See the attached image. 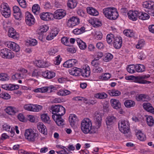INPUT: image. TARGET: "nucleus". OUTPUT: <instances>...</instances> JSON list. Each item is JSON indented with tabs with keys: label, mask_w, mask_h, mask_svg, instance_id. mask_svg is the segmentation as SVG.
Here are the masks:
<instances>
[{
	"label": "nucleus",
	"mask_w": 154,
	"mask_h": 154,
	"mask_svg": "<svg viewBox=\"0 0 154 154\" xmlns=\"http://www.w3.org/2000/svg\"><path fill=\"white\" fill-rule=\"evenodd\" d=\"M135 67V70L138 72H142L145 71V66L143 65L137 64Z\"/></svg>",
	"instance_id": "obj_43"
},
{
	"label": "nucleus",
	"mask_w": 154,
	"mask_h": 154,
	"mask_svg": "<svg viewBox=\"0 0 154 154\" xmlns=\"http://www.w3.org/2000/svg\"><path fill=\"white\" fill-rule=\"evenodd\" d=\"M41 119L43 122L48 124H50L51 121L47 114H42L41 115Z\"/></svg>",
	"instance_id": "obj_33"
},
{
	"label": "nucleus",
	"mask_w": 154,
	"mask_h": 154,
	"mask_svg": "<svg viewBox=\"0 0 154 154\" xmlns=\"http://www.w3.org/2000/svg\"><path fill=\"white\" fill-rule=\"evenodd\" d=\"M76 41L80 49L84 50L87 47L86 43L79 38H77Z\"/></svg>",
	"instance_id": "obj_35"
},
{
	"label": "nucleus",
	"mask_w": 154,
	"mask_h": 154,
	"mask_svg": "<svg viewBox=\"0 0 154 154\" xmlns=\"http://www.w3.org/2000/svg\"><path fill=\"white\" fill-rule=\"evenodd\" d=\"M66 15V11L62 9L57 10L54 12V18L57 19H60Z\"/></svg>",
	"instance_id": "obj_11"
},
{
	"label": "nucleus",
	"mask_w": 154,
	"mask_h": 154,
	"mask_svg": "<svg viewBox=\"0 0 154 154\" xmlns=\"http://www.w3.org/2000/svg\"><path fill=\"white\" fill-rule=\"evenodd\" d=\"M147 96L144 94H140L136 96V99L138 101H144L146 98Z\"/></svg>",
	"instance_id": "obj_46"
},
{
	"label": "nucleus",
	"mask_w": 154,
	"mask_h": 154,
	"mask_svg": "<svg viewBox=\"0 0 154 154\" xmlns=\"http://www.w3.org/2000/svg\"><path fill=\"white\" fill-rule=\"evenodd\" d=\"M118 127L120 131L125 134H128L129 136H130V124L128 121L126 120H121L118 123Z\"/></svg>",
	"instance_id": "obj_4"
},
{
	"label": "nucleus",
	"mask_w": 154,
	"mask_h": 154,
	"mask_svg": "<svg viewBox=\"0 0 154 154\" xmlns=\"http://www.w3.org/2000/svg\"><path fill=\"white\" fill-rule=\"evenodd\" d=\"M20 5L23 8H26L27 7V4L25 0H17Z\"/></svg>",
	"instance_id": "obj_50"
},
{
	"label": "nucleus",
	"mask_w": 154,
	"mask_h": 154,
	"mask_svg": "<svg viewBox=\"0 0 154 154\" xmlns=\"http://www.w3.org/2000/svg\"><path fill=\"white\" fill-rule=\"evenodd\" d=\"M87 11L88 13L93 16H97L99 14L98 12L96 9L92 7H87Z\"/></svg>",
	"instance_id": "obj_32"
},
{
	"label": "nucleus",
	"mask_w": 154,
	"mask_h": 154,
	"mask_svg": "<svg viewBox=\"0 0 154 154\" xmlns=\"http://www.w3.org/2000/svg\"><path fill=\"white\" fill-rule=\"evenodd\" d=\"M2 88L8 91H13L19 88V87L17 85H15L11 84H5L2 85Z\"/></svg>",
	"instance_id": "obj_17"
},
{
	"label": "nucleus",
	"mask_w": 154,
	"mask_h": 154,
	"mask_svg": "<svg viewBox=\"0 0 154 154\" xmlns=\"http://www.w3.org/2000/svg\"><path fill=\"white\" fill-rule=\"evenodd\" d=\"M144 8L149 9H154V2L150 1L144 2L143 4Z\"/></svg>",
	"instance_id": "obj_26"
},
{
	"label": "nucleus",
	"mask_w": 154,
	"mask_h": 154,
	"mask_svg": "<svg viewBox=\"0 0 154 154\" xmlns=\"http://www.w3.org/2000/svg\"><path fill=\"white\" fill-rule=\"evenodd\" d=\"M8 36L14 39H17L19 38V36L13 28H10L8 32Z\"/></svg>",
	"instance_id": "obj_22"
},
{
	"label": "nucleus",
	"mask_w": 154,
	"mask_h": 154,
	"mask_svg": "<svg viewBox=\"0 0 154 154\" xmlns=\"http://www.w3.org/2000/svg\"><path fill=\"white\" fill-rule=\"evenodd\" d=\"M39 16L42 20L49 21L52 18L53 15L49 12H43L40 14Z\"/></svg>",
	"instance_id": "obj_14"
},
{
	"label": "nucleus",
	"mask_w": 154,
	"mask_h": 154,
	"mask_svg": "<svg viewBox=\"0 0 154 154\" xmlns=\"http://www.w3.org/2000/svg\"><path fill=\"white\" fill-rule=\"evenodd\" d=\"M113 57V56L111 54L108 53L105 54L103 60L105 62H109L111 60Z\"/></svg>",
	"instance_id": "obj_47"
},
{
	"label": "nucleus",
	"mask_w": 154,
	"mask_h": 154,
	"mask_svg": "<svg viewBox=\"0 0 154 154\" xmlns=\"http://www.w3.org/2000/svg\"><path fill=\"white\" fill-rule=\"evenodd\" d=\"M124 33L127 37H131L134 36L133 33L131 32L130 30H124Z\"/></svg>",
	"instance_id": "obj_62"
},
{
	"label": "nucleus",
	"mask_w": 154,
	"mask_h": 154,
	"mask_svg": "<svg viewBox=\"0 0 154 154\" xmlns=\"http://www.w3.org/2000/svg\"><path fill=\"white\" fill-rule=\"evenodd\" d=\"M77 63V60L75 59L69 60L65 62L63 64V66L67 68L71 67L72 66L75 67L76 66V64Z\"/></svg>",
	"instance_id": "obj_18"
},
{
	"label": "nucleus",
	"mask_w": 154,
	"mask_h": 154,
	"mask_svg": "<svg viewBox=\"0 0 154 154\" xmlns=\"http://www.w3.org/2000/svg\"><path fill=\"white\" fill-rule=\"evenodd\" d=\"M61 58H60V56L58 55L55 58V59L54 61V63L56 65H59L61 61Z\"/></svg>",
	"instance_id": "obj_57"
},
{
	"label": "nucleus",
	"mask_w": 154,
	"mask_h": 154,
	"mask_svg": "<svg viewBox=\"0 0 154 154\" xmlns=\"http://www.w3.org/2000/svg\"><path fill=\"white\" fill-rule=\"evenodd\" d=\"M42 75L44 78L51 79L55 77V73L54 72L51 71H46L42 72Z\"/></svg>",
	"instance_id": "obj_19"
},
{
	"label": "nucleus",
	"mask_w": 154,
	"mask_h": 154,
	"mask_svg": "<svg viewBox=\"0 0 154 154\" xmlns=\"http://www.w3.org/2000/svg\"><path fill=\"white\" fill-rule=\"evenodd\" d=\"M137 137L138 139L141 141H144L146 139L145 134L142 133L141 131H139L137 134Z\"/></svg>",
	"instance_id": "obj_42"
},
{
	"label": "nucleus",
	"mask_w": 154,
	"mask_h": 154,
	"mask_svg": "<svg viewBox=\"0 0 154 154\" xmlns=\"http://www.w3.org/2000/svg\"><path fill=\"white\" fill-rule=\"evenodd\" d=\"M40 8L39 5L37 4L34 5L32 8V11L36 15L39 14Z\"/></svg>",
	"instance_id": "obj_41"
},
{
	"label": "nucleus",
	"mask_w": 154,
	"mask_h": 154,
	"mask_svg": "<svg viewBox=\"0 0 154 154\" xmlns=\"http://www.w3.org/2000/svg\"><path fill=\"white\" fill-rule=\"evenodd\" d=\"M150 77V75H143L141 76L136 77V81L138 83V82L142 80H144L143 79H146Z\"/></svg>",
	"instance_id": "obj_56"
},
{
	"label": "nucleus",
	"mask_w": 154,
	"mask_h": 154,
	"mask_svg": "<svg viewBox=\"0 0 154 154\" xmlns=\"http://www.w3.org/2000/svg\"><path fill=\"white\" fill-rule=\"evenodd\" d=\"M69 121L71 126L73 127L77 124L78 121V119L76 115L72 114L70 115L69 117Z\"/></svg>",
	"instance_id": "obj_16"
},
{
	"label": "nucleus",
	"mask_w": 154,
	"mask_h": 154,
	"mask_svg": "<svg viewBox=\"0 0 154 154\" xmlns=\"http://www.w3.org/2000/svg\"><path fill=\"white\" fill-rule=\"evenodd\" d=\"M116 118L111 116L107 117L106 119V124L107 125H111L114 123L116 121Z\"/></svg>",
	"instance_id": "obj_30"
},
{
	"label": "nucleus",
	"mask_w": 154,
	"mask_h": 154,
	"mask_svg": "<svg viewBox=\"0 0 154 154\" xmlns=\"http://www.w3.org/2000/svg\"><path fill=\"white\" fill-rule=\"evenodd\" d=\"M107 93L109 95L111 96H118L121 94L120 91L115 89L108 90Z\"/></svg>",
	"instance_id": "obj_29"
},
{
	"label": "nucleus",
	"mask_w": 154,
	"mask_h": 154,
	"mask_svg": "<svg viewBox=\"0 0 154 154\" xmlns=\"http://www.w3.org/2000/svg\"><path fill=\"white\" fill-rule=\"evenodd\" d=\"M82 69L75 67V68L72 69L69 73L71 75L77 76L79 75L80 73H82Z\"/></svg>",
	"instance_id": "obj_31"
},
{
	"label": "nucleus",
	"mask_w": 154,
	"mask_h": 154,
	"mask_svg": "<svg viewBox=\"0 0 154 154\" xmlns=\"http://www.w3.org/2000/svg\"><path fill=\"white\" fill-rule=\"evenodd\" d=\"M113 44L114 48L117 49H119L121 48L122 44V40L120 37H116L114 38Z\"/></svg>",
	"instance_id": "obj_12"
},
{
	"label": "nucleus",
	"mask_w": 154,
	"mask_h": 154,
	"mask_svg": "<svg viewBox=\"0 0 154 154\" xmlns=\"http://www.w3.org/2000/svg\"><path fill=\"white\" fill-rule=\"evenodd\" d=\"M143 108L147 112L154 114V108L151 104L149 103H144L143 105Z\"/></svg>",
	"instance_id": "obj_20"
},
{
	"label": "nucleus",
	"mask_w": 154,
	"mask_h": 154,
	"mask_svg": "<svg viewBox=\"0 0 154 154\" xmlns=\"http://www.w3.org/2000/svg\"><path fill=\"white\" fill-rule=\"evenodd\" d=\"M0 97L4 99L8 100L10 98V96L7 93H2L0 94Z\"/></svg>",
	"instance_id": "obj_53"
},
{
	"label": "nucleus",
	"mask_w": 154,
	"mask_h": 154,
	"mask_svg": "<svg viewBox=\"0 0 154 154\" xmlns=\"http://www.w3.org/2000/svg\"><path fill=\"white\" fill-rule=\"evenodd\" d=\"M6 112L9 115H13L18 112V109L12 106H8L5 109Z\"/></svg>",
	"instance_id": "obj_24"
},
{
	"label": "nucleus",
	"mask_w": 154,
	"mask_h": 154,
	"mask_svg": "<svg viewBox=\"0 0 154 154\" xmlns=\"http://www.w3.org/2000/svg\"><path fill=\"white\" fill-rule=\"evenodd\" d=\"M111 77V75L109 73H106L102 75V79L104 80H107L109 79Z\"/></svg>",
	"instance_id": "obj_60"
},
{
	"label": "nucleus",
	"mask_w": 154,
	"mask_h": 154,
	"mask_svg": "<svg viewBox=\"0 0 154 154\" xmlns=\"http://www.w3.org/2000/svg\"><path fill=\"white\" fill-rule=\"evenodd\" d=\"M94 118L96 125H97V128H99L101 125L102 120L101 116L98 112H96Z\"/></svg>",
	"instance_id": "obj_25"
},
{
	"label": "nucleus",
	"mask_w": 154,
	"mask_h": 154,
	"mask_svg": "<svg viewBox=\"0 0 154 154\" xmlns=\"http://www.w3.org/2000/svg\"><path fill=\"white\" fill-rule=\"evenodd\" d=\"M9 77L6 74L2 73L1 74V80L6 81L9 80Z\"/></svg>",
	"instance_id": "obj_52"
},
{
	"label": "nucleus",
	"mask_w": 154,
	"mask_h": 154,
	"mask_svg": "<svg viewBox=\"0 0 154 154\" xmlns=\"http://www.w3.org/2000/svg\"><path fill=\"white\" fill-rule=\"evenodd\" d=\"M82 75L84 77H88L90 74V69L89 67L88 66L83 67L82 70Z\"/></svg>",
	"instance_id": "obj_27"
},
{
	"label": "nucleus",
	"mask_w": 154,
	"mask_h": 154,
	"mask_svg": "<svg viewBox=\"0 0 154 154\" xmlns=\"http://www.w3.org/2000/svg\"><path fill=\"white\" fill-rule=\"evenodd\" d=\"M111 106L116 109H120L121 108V104L119 100L116 99H112L110 100Z\"/></svg>",
	"instance_id": "obj_21"
},
{
	"label": "nucleus",
	"mask_w": 154,
	"mask_h": 154,
	"mask_svg": "<svg viewBox=\"0 0 154 154\" xmlns=\"http://www.w3.org/2000/svg\"><path fill=\"white\" fill-rule=\"evenodd\" d=\"M95 38L97 39H101L103 36L102 33L99 31H97L95 35Z\"/></svg>",
	"instance_id": "obj_59"
},
{
	"label": "nucleus",
	"mask_w": 154,
	"mask_h": 154,
	"mask_svg": "<svg viewBox=\"0 0 154 154\" xmlns=\"http://www.w3.org/2000/svg\"><path fill=\"white\" fill-rule=\"evenodd\" d=\"M0 12L2 15L6 18L9 17L11 14V10L7 3H3L0 7Z\"/></svg>",
	"instance_id": "obj_6"
},
{
	"label": "nucleus",
	"mask_w": 154,
	"mask_h": 154,
	"mask_svg": "<svg viewBox=\"0 0 154 154\" xmlns=\"http://www.w3.org/2000/svg\"><path fill=\"white\" fill-rule=\"evenodd\" d=\"M41 88V93H45L48 91L49 92H51L53 90H56V88L53 85H51L48 87H43Z\"/></svg>",
	"instance_id": "obj_28"
},
{
	"label": "nucleus",
	"mask_w": 154,
	"mask_h": 154,
	"mask_svg": "<svg viewBox=\"0 0 154 154\" xmlns=\"http://www.w3.org/2000/svg\"><path fill=\"white\" fill-rule=\"evenodd\" d=\"M92 126L91 122L89 119H85L81 122V129L83 132L85 134L88 133L90 129H91Z\"/></svg>",
	"instance_id": "obj_5"
},
{
	"label": "nucleus",
	"mask_w": 154,
	"mask_h": 154,
	"mask_svg": "<svg viewBox=\"0 0 154 154\" xmlns=\"http://www.w3.org/2000/svg\"><path fill=\"white\" fill-rule=\"evenodd\" d=\"M92 71L94 73H100L103 72V69L101 67L98 66L94 68L93 69Z\"/></svg>",
	"instance_id": "obj_54"
},
{
	"label": "nucleus",
	"mask_w": 154,
	"mask_h": 154,
	"mask_svg": "<svg viewBox=\"0 0 154 154\" xmlns=\"http://www.w3.org/2000/svg\"><path fill=\"white\" fill-rule=\"evenodd\" d=\"M138 17L143 20H147L149 18V16L147 14L142 12H139Z\"/></svg>",
	"instance_id": "obj_36"
},
{
	"label": "nucleus",
	"mask_w": 154,
	"mask_h": 154,
	"mask_svg": "<svg viewBox=\"0 0 154 154\" xmlns=\"http://www.w3.org/2000/svg\"><path fill=\"white\" fill-rule=\"evenodd\" d=\"M103 12L105 16L110 20H115L119 16L117 10L113 7L105 8L103 9Z\"/></svg>",
	"instance_id": "obj_2"
},
{
	"label": "nucleus",
	"mask_w": 154,
	"mask_h": 154,
	"mask_svg": "<svg viewBox=\"0 0 154 154\" xmlns=\"http://www.w3.org/2000/svg\"><path fill=\"white\" fill-rule=\"evenodd\" d=\"M115 37L112 34H109L107 35L106 36V41L108 44H111L113 40H114V38Z\"/></svg>",
	"instance_id": "obj_44"
},
{
	"label": "nucleus",
	"mask_w": 154,
	"mask_h": 154,
	"mask_svg": "<svg viewBox=\"0 0 154 154\" xmlns=\"http://www.w3.org/2000/svg\"><path fill=\"white\" fill-rule=\"evenodd\" d=\"M3 129L7 131H10L11 133L12 134L13 132L12 128H11V127L10 126L7 125L6 124H4L3 125Z\"/></svg>",
	"instance_id": "obj_55"
},
{
	"label": "nucleus",
	"mask_w": 154,
	"mask_h": 154,
	"mask_svg": "<svg viewBox=\"0 0 154 154\" xmlns=\"http://www.w3.org/2000/svg\"><path fill=\"white\" fill-rule=\"evenodd\" d=\"M94 97L99 99H104L107 97V95L105 92L97 93L94 95Z\"/></svg>",
	"instance_id": "obj_37"
},
{
	"label": "nucleus",
	"mask_w": 154,
	"mask_h": 154,
	"mask_svg": "<svg viewBox=\"0 0 154 154\" xmlns=\"http://www.w3.org/2000/svg\"><path fill=\"white\" fill-rule=\"evenodd\" d=\"M135 69V66L134 65H130L127 68V70L128 72L131 73H134Z\"/></svg>",
	"instance_id": "obj_48"
},
{
	"label": "nucleus",
	"mask_w": 154,
	"mask_h": 154,
	"mask_svg": "<svg viewBox=\"0 0 154 154\" xmlns=\"http://www.w3.org/2000/svg\"><path fill=\"white\" fill-rule=\"evenodd\" d=\"M144 44L143 40L139 41L136 45V47L137 49H141L143 46Z\"/></svg>",
	"instance_id": "obj_64"
},
{
	"label": "nucleus",
	"mask_w": 154,
	"mask_h": 154,
	"mask_svg": "<svg viewBox=\"0 0 154 154\" xmlns=\"http://www.w3.org/2000/svg\"><path fill=\"white\" fill-rule=\"evenodd\" d=\"M147 124L149 126H151L154 124V119L152 116H149L146 118Z\"/></svg>",
	"instance_id": "obj_45"
},
{
	"label": "nucleus",
	"mask_w": 154,
	"mask_h": 154,
	"mask_svg": "<svg viewBox=\"0 0 154 154\" xmlns=\"http://www.w3.org/2000/svg\"><path fill=\"white\" fill-rule=\"evenodd\" d=\"M48 29V27L46 25L40 26L37 30V33L39 35H42L43 33L46 32Z\"/></svg>",
	"instance_id": "obj_34"
},
{
	"label": "nucleus",
	"mask_w": 154,
	"mask_h": 154,
	"mask_svg": "<svg viewBox=\"0 0 154 154\" xmlns=\"http://www.w3.org/2000/svg\"><path fill=\"white\" fill-rule=\"evenodd\" d=\"M79 23V19L76 17H72L68 20L66 24L69 27L72 28Z\"/></svg>",
	"instance_id": "obj_8"
},
{
	"label": "nucleus",
	"mask_w": 154,
	"mask_h": 154,
	"mask_svg": "<svg viewBox=\"0 0 154 154\" xmlns=\"http://www.w3.org/2000/svg\"><path fill=\"white\" fill-rule=\"evenodd\" d=\"M62 43L67 46L69 45V38L66 37H63L61 39Z\"/></svg>",
	"instance_id": "obj_51"
},
{
	"label": "nucleus",
	"mask_w": 154,
	"mask_h": 154,
	"mask_svg": "<svg viewBox=\"0 0 154 154\" xmlns=\"http://www.w3.org/2000/svg\"><path fill=\"white\" fill-rule=\"evenodd\" d=\"M0 55L2 57L5 59H10L14 57L13 53L7 48L1 50L0 51Z\"/></svg>",
	"instance_id": "obj_7"
},
{
	"label": "nucleus",
	"mask_w": 154,
	"mask_h": 154,
	"mask_svg": "<svg viewBox=\"0 0 154 154\" xmlns=\"http://www.w3.org/2000/svg\"><path fill=\"white\" fill-rule=\"evenodd\" d=\"M59 32V29L58 28H54L52 30L51 33L53 34L54 36H56Z\"/></svg>",
	"instance_id": "obj_63"
},
{
	"label": "nucleus",
	"mask_w": 154,
	"mask_h": 154,
	"mask_svg": "<svg viewBox=\"0 0 154 154\" xmlns=\"http://www.w3.org/2000/svg\"><path fill=\"white\" fill-rule=\"evenodd\" d=\"M23 75L19 73H16L13 75L12 78L13 80L17 79L23 78Z\"/></svg>",
	"instance_id": "obj_49"
},
{
	"label": "nucleus",
	"mask_w": 154,
	"mask_h": 154,
	"mask_svg": "<svg viewBox=\"0 0 154 154\" xmlns=\"http://www.w3.org/2000/svg\"><path fill=\"white\" fill-rule=\"evenodd\" d=\"M38 132H35L31 129L25 130L24 136L25 139L29 142H33L38 139Z\"/></svg>",
	"instance_id": "obj_3"
},
{
	"label": "nucleus",
	"mask_w": 154,
	"mask_h": 154,
	"mask_svg": "<svg viewBox=\"0 0 154 154\" xmlns=\"http://www.w3.org/2000/svg\"><path fill=\"white\" fill-rule=\"evenodd\" d=\"M37 128L39 131L44 135L47 134V131L46 126L42 123H38Z\"/></svg>",
	"instance_id": "obj_23"
},
{
	"label": "nucleus",
	"mask_w": 154,
	"mask_h": 154,
	"mask_svg": "<svg viewBox=\"0 0 154 154\" xmlns=\"http://www.w3.org/2000/svg\"><path fill=\"white\" fill-rule=\"evenodd\" d=\"M28 43L30 46H34L37 45V41L35 39H31L29 41Z\"/></svg>",
	"instance_id": "obj_61"
},
{
	"label": "nucleus",
	"mask_w": 154,
	"mask_h": 154,
	"mask_svg": "<svg viewBox=\"0 0 154 154\" xmlns=\"http://www.w3.org/2000/svg\"><path fill=\"white\" fill-rule=\"evenodd\" d=\"M77 2L75 0H69L67 3V5L70 9L75 8L76 6Z\"/></svg>",
	"instance_id": "obj_39"
},
{
	"label": "nucleus",
	"mask_w": 154,
	"mask_h": 154,
	"mask_svg": "<svg viewBox=\"0 0 154 154\" xmlns=\"http://www.w3.org/2000/svg\"><path fill=\"white\" fill-rule=\"evenodd\" d=\"M124 105L127 108H131L134 106L135 105L134 101L131 100H127L124 102Z\"/></svg>",
	"instance_id": "obj_38"
},
{
	"label": "nucleus",
	"mask_w": 154,
	"mask_h": 154,
	"mask_svg": "<svg viewBox=\"0 0 154 154\" xmlns=\"http://www.w3.org/2000/svg\"><path fill=\"white\" fill-rule=\"evenodd\" d=\"M58 51L57 49L55 48H52L48 51L49 54L50 55H53Z\"/></svg>",
	"instance_id": "obj_58"
},
{
	"label": "nucleus",
	"mask_w": 154,
	"mask_h": 154,
	"mask_svg": "<svg viewBox=\"0 0 154 154\" xmlns=\"http://www.w3.org/2000/svg\"><path fill=\"white\" fill-rule=\"evenodd\" d=\"M5 45L9 48L16 52H19L20 48L17 44L13 42H9L6 43Z\"/></svg>",
	"instance_id": "obj_10"
},
{
	"label": "nucleus",
	"mask_w": 154,
	"mask_h": 154,
	"mask_svg": "<svg viewBox=\"0 0 154 154\" xmlns=\"http://www.w3.org/2000/svg\"><path fill=\"white\" fill-rule=\"evenodd\" d=\"M25 21L26 24L29 26H31L35 23V19L33 16L28 12L25 13Z\"/></svg>",
	"instance_id": "obj_9"
},
{
	"label": "nucleus",
	"mask_w": 154,
	"mask_h": 154,
	"mask_svg": "<svg viewBox=\"0 0 154 154\" xmlns=\"http://www.w3.org/2000/svg\"><path fill=\"white\" fill-rule=\"evenodd\" d=\"M14 16L16 19L19 20L22 17V14L20 11L19 7L17 6H14L13 7Z\"/></svg>",
	"instance_id": "obj_13"
},
{
	"label": "nucleus",
	"mask_w": 154,
	"mask_h": 154,
	"mask_svg": "<svg viewBox=\"0 0 154 154\" xmlns=\"http://www.w3.org/2000/svg\"><path fill=\"white\" fill-rule=\"evenodd\" d=\"M128 15L130 19L133 21H135L138 17V11H130L128 13Z\"/></svg>",
	"instance_id": "obj_15"
},
{
	"label": "nucleus",
	"mask_w": 154,
	"mask_h": 154,
	"mask_svg": "<svg viewBox=\"0 0 154 154\" xmlns=\"http://www.w3.org/2000/svg\"><path fill=\"white\" fill-rule=\"evenodd\" d=\"M53 115L52 118L59 126H62L64 125V120L61 116L65 113V109L62 106L60 105L52 106L50 108Z\"/></svg>",
	"instance_id": "obj_1"
},
{
	"label": "nucleus",
	"mask_w": 154,
	"mask_h": 154,
	"mask_svg": "<svg viewBox=\"0 0 154 154\" xmlns=\"http://www.w3.org/2000/svg\"><path fill=\"white\" fill-rule=\"evenodd\" d=\"M34 64L36 66L38 67H44L47 66L46 64L43 60L35 61Z\"/></svg>",
	"instance_id": "obj_40"
}]
</instances>
